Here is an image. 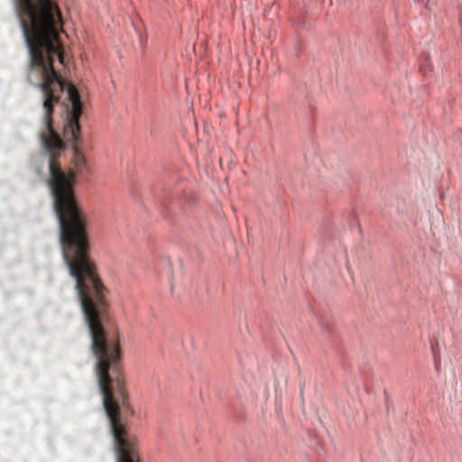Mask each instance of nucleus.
Segmentation results:
<instances>
[{
    "label": "nucleus",
    "instance_id": "1",
    "mask_svg": "<svg viewBox=\"0 0 462 462\" xmlns=\"http://www.w3.org/2000/svg\"><path fill=\"white\" fill-rule=\"evenodd\" d=\"M15 11L29 51L28 81L42 93L43 116L40 139L50 155L48 185L59 219L64 261L74 278L91 344H119L104 328L109 307L108 289L90 258L86 230L87 216L79 207L73 185L87 169V160L77 147L82 114L80 96L54 69L64 63L60 40L61 14L51 0H14Z\"/></svg>",
    "mask_w": 462,
    "mask_h": 462
}]
</instances>
